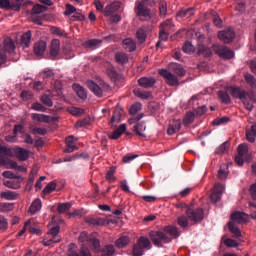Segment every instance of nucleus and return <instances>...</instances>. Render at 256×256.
<instances>
[{
	"label": "nucleus",
	"mask_w": 256,
	"mask_h": 256,
	"mask_svg": "<svg viewBox=\"0 0 256 256\" xmlns=\"http://www.w3.org/2000/svg\"><path fill=\"white\" fill-rule=\"evenodd\" d=\"M170 235V237H169ZM181 233H179V228L175 226H166L163 231H150L149 238L155 247H163V243L169 244L174 239H177Z\"/></svg>",
	"instance_id": "obj_1"
},
{
	"label": "nucleus",
	"mask_w": 256,
	"mask_h": 256,
	"mask_svg": "<svg viewBox=\"0 0 256 256\" xmlns=\"http://www.w3.org/2000/svg\"><path fill=\"white\" fill-rule=\"evenodd\" d=\"M93 251L97 256H113L115 255V246L113 244H107L101 248V242L99 239H90Z\"/></svg>",
	"instance_id": "obj_2"
},
{
	"label": "nucleus",
	"mask_w": 256,
	"mask_h": 256,
	"mask_svg": "<svg viewBox=\"0 0 256 256\" xmlns=\"http://www.w3.org/2000/svg\"><path fill=\"white\" fill-rule=\"evenodd\" d=\"M151 247V240L145 236H141L132 247V256H143L145 255V249L149 251Z\"/></svg>",
	"instance_id": "obj_3"
},
{
	"label": "nucleus",
	"mask_w": 256,
	"mask_h": 256,
	"mask_svg": "<svg viewBox=\"0 0 256 256\" xmlns=\"http://www.w3.org/2000/svg\"><path fill=\"white\" fill-rule=\"evenodd\" d=\"M186 215L193 225H197L198 223H201L203 219H205V210H203V208H187Z\"/></svg>",
	"instance_id": "obj_4"
},
{
	"label": "nucleus",
	"mask_w": 256,
	"mask_h": 256,
	"mask_svg": "<svg viewBox=\"0 0 256 256\" xmlns=\"http://www.w3.org/2000/svg\"><path fill=\"white\" fill-rule=\"evenodd\" d=\"M159 75H161V77L165 79L169 87H179V85H182L183 83L179 81V78L177 77V75L173 74L171 71L167 69H160Z\"/></svg>",
	"instance_id": "obj_5"
},
{
	"label": "nucleus",
	"mask_w": 256,
	"mask_h": 256,
	"mask_svg": "<svg viewBox=\"0 0 256 256\" xmlns=\"http://www.w3.org/2000/svg\"><path fill=\"white\" fill-rule=\"evenodd\" d=\"M59 231H61V227L54 226L52 227L48 232V237L43 240V245L45 247H50V245H53V243H60L61 242V236H59Z\"/></svg>",
	"instance_id": "obj_6"
},
{
	"label": "nucleus",
	"mask_w": 256,
	"mask_h": 256,
	"mask_svg": "<svg viewBox=\"0 0 256 256\" xmlns=\"http://www.w3.org/2000/svg\"><path fill=\"white\" fill-rule=\"evenodd\" d=\"M212 47L213 51L216 53V55H219L221 59H233V57H235V52H233L227 46L214 44Z\"/></svg>",
	"instance_id": "obj_7"
},
{
	"label": "nucleus",
	"mask_w": 256,
	"mask_h": 256,
	"mask_svg": "<svg viewBox=\"0 0 256 256\" xmlns=\"http://www.w3.org/2000/svg\"><path fill=\"white\" fill-rule=\"evenodd\" d=\"M134 11L137 17H140V19H151L152 17L151 10L147 8L144 2L137 1Z\"/></svg>",
	"instance_id": "obj_8"
},
{
	"label": "nucleus",
	"mask_w": 256,
	"mask_h": 256,
	"mask_svg": "<svg viewBox=\"0 0 256 256\" xmlns=\"http://www.w3.org/2000/svg\"><path fill=\"white\" fill-rule=\"evenodd\" d=\"M218 39L226 44L232 43L233 39H235V31L232 28H226L218 32Z\"/></svg>",
	"instance_id": "obj_9"
},
{
	"label": "nucleus",
	"mask_w": 256,
	"mask_h": 256,
	"mask_svg": "<svg viewBox=\"0 0 256 256\" xmlns=\"http://www.w3.org/2000/svg\"><path fill=\"white\" fill-rule=\"evenodd\" d=\"M32 119L33 121H38V123H55V121L59 120L58 117L37 113L32 114Z\"/></svg>",
	"instance_id": "obj_10"
},
{
	"label": "nucleus",
	"mask_w": 256,
	"mask_h": 256,
	"mask_svg": "<svg viewBox=\"0 0 256 256\" xmlns=\"http://www.w3.org/2000/svg\"><path fill=\"white\" fill-rule=\"evenodd\" d=\"M169 69L174 73L177 77H185L187 75V71H185V68L179 63H170Z\"/></svg>",
	"instance_id": "obj_11"
},
{
	"label": "nucleus",
	"mask_w": 256,
	"mask_h": 256,
	"mask_svg": "<svg viewBox=\"0 0 256 256\" xmlns=\"http://www.w3.org/2000/svg\"><path fill=\"white\" fill-rule=\"evenodd\" d=\"M121 9V2H113L112 4L106 6V8L103 11V14L105 17H111L116 11H119Z\"/></svg>",
	"instance_id": "obj_12"
},
{
	"label": "nucleus",
	"mask_w": 256,
	"mask_h": 256,
	"mask_svg": "<svg viewBox=\"0 0 256 256\" xmlns=\"http://www.w3.org/2000/svg\"><path fill=\"white\" fill-rule=\"evenodd\" d=\"M155 83H157V80L153 77H142L138 80V84L144 89H151V87H154Z\"/></svg>",
	"instance_id": "obj_13"
},
{
	"label": "nucleus",
	"mask_w": 256,
	"mask_h": 256,
	"mask_svg": "<svg viewBox=\"0 0 256 256\" xmlns=\"http://www.w3.org/2000/svg\"><path fill=\"white\" fill-rule=\"evenodd\" d=\"M66 146L67 148L64 149V153H73V151H77L79 149L75 143V137L72 135L66 138Z\"/></svg>",
	"instance_id": "obj_14"
},
{
	"label": "nucleus",
	"mask_w": 256,
	"mask_h": 256,
	"mask_svg": "<svg viewBox=\"0 0 256 256\" xmlns=\"http://www.w3.org/2000/svg\"><path fill=\"white\" fill-rule=\"evenodd\" d=\"M86 85L88 86L90 91L94 93V95H96L97 97H103V89L97 83L93 82L92 80H88L86 82Z\"/></svg>",
	"instance_id": "obj_15"
},
{
	"label": "nucleus",
	"mask_w": 256,
	"mask_h": 256,
	"mask_svg": "<svg viewBox=\"0 0 256 256\" xmlns=\"http://www.w3.org/2000/svg\"><path fill=\"white\" fill-rule=\"evenodd\" d=\"M232 221H235V223H247V219H249V215L245 212H234L231 215Z\"/></svg>",
	"instance_id": "obj_16"
},
{
	"label": "nucleus",
	"mask_w": 256,
	"mask_h": 256,
	"mask_svg": "<svg viewBox=\"0 0 256 256\" xmlns=\"http://www.w3.org/2000/svg\"><path fill=\"white\" fill-rule=\"evenodd\" d=\"M2 49L9 53V55H12V53H15V42L11 38H6L3 41Z\"/></svg>",
	"instance_id": "obj_17"
},
{
	"label": "nucleus",
	"mask_w": 256,
	"mask_h": 256,
	"mask_svg": "<svg viewBox=\"0 0 256 256\" xmlns=\"http://www.w3.org/2000/svg\"><path fill=\"white\" fill-rule=\"evenodd\" d=\"M248 94L249 92L241 89V87H231V95L234 99H240L242 101Z\"/></svg>",
	"instance_id": "obj_18"
},
{
	"label": "nucleus",
	"mask_w": 256,
	"mask_h": 256,
	"mask_svg": "<svg viewBox=\"0 0 256 256\" xmlns=\"http://www.w3.org/2000/svg\"><path fill=\"white\" fill-rule=\"evenodd\" d=\"M241 101L245 109H247V111L253 110L254 108L253 103H255V96L253 94L248 93L246 97H244Z\"/></svg>",
	"instance_id": "obj_19"
},
{
	"label": "nucleus",
	"mask_w": 256,
	"mask_h": 256,
	"mask_svg": "<svg viewBox=\"0 0 256 256\" xmlns=\"http://www.w3.org/2000/svg\"><path fill=\"white\" fill-rule=\"evenodd\" d=\"M45 51H47V43L45 41H39L34 44V53L38 57L45 55Z\"/></svg>",
	"instance_id": "obj_20"
},
{
	"label": "nucleus",
	"mask_w": 256,
	"mask_h": 256,
	"mask_svg": "<svg viewBox=\"0 0 256 256\" xmlns=\"http://www.w3.org/2000/svg\"><path fill=\"white\" fill-rule=\"evenodd\" d=\"M1 199H5V201H15L19 199V194L17 192L7 190L0 192Z\"/></svg>",
	"instance_id": "obj_21"
},
{
	"label": "nucleus",
	"mask_w": 256,
	"mask_h": 256,
	"mask_svg": "<svg viewBox=\"0 0 256 256\" xmlns=\"http://www.w3.org/2000/svg\"><path fill=\"white\" fill-rule=\"evenodd\" d=\"M181 130V120H174L169 124L167 133L168 135H175V133H179Z\"/></svg>",
	"instance_id": "obj_22"
},
{
	"label": "nucleus",
	"mask_w": 256,
	"mask_h": 256,
	"mask_svg": "<svg viewBox=\"0 0 256 256\" xmlns=\"http://www.w3.org/2000/svg\"><path fill=\"white\" fill-rule=\"evenodd\" d=\"M103 41L99 39H89L83 43L85 49H99V46L102 45Z\"/></svg>",
	"instance_id": "obj_23"
},
{
	"label": "nucleus",
	"mask_w": 256,
	"mask_h": 256,
	"mask_svg": "<svg viewBox=\"0 0 256 256\" xmlns=\"http://www.w3.org/2000/svg\"><path fill=\"white\" fill-rule=\"evenodd\" d=\"M122 45L125 51H128L129 53H133V51L137 49V43H135V41H133L131 38L124 39Z\"/></svg>",
	"instance_id": "obj_24"
},
{
	"label": "nucleus",
	"mask_w": 256,
	"mask_h": 256,
	"mask_svg": "<svg viewBox=\"0 0 256 256\" xmlns=\"http://www.w3.org/2000/svg\"><path fill=\"white\" fill-rule=\"evenodd\" d=\"M60 47L61 41H59V39H53L50 46L51 57H57V55H59Z\"/></svg>",
	"instance_id": "obj_25"
},
{
	"label": "nucleus",
	"mask_w": 256,
	"mask_h": 256,
	"mask_svg": "<svg viewBox=\"0 0 256 256\" xmlns=\"http://www.w3.org/2000/svg\"><path fill=\"white\" fill-rule=\"evenodd\" d=\"M193 15H195V9L193 7L183 8L177 13V17H181V19H189Z\"/></svg>",
	"instance_id": "obj_26"
},
{
	"label": "nucleus",
	"mask_w": 256,
	"mask_h": 256,
	"mask_svg": "<svg viewBox=\"0 0 256 256\" xmlns=\"http://www.w3.org/2000/svg\"><path fill=\"white\" fill-rule=\"evenodd\" d=\"M126 130H127V125L122 124L116 130H114L113 133L110 134L108 137L109 139H113L115 141L119 139V137H121V135H123L124 131Z\"/></svg>",
	"instance_id": "obj_27"
},
{
	"label": "nucleus",
	"mask_w": 256,
	"mask_h": 256,
	"mask_svg": "<svg viewBox=\"0 0 256 256\" xmlns=\"http://www.w3.org/2000/svg\"><path fill=\"white\" fill-rule=\"evenodd\" d=\"M145 129H147V126H145V122H138L136 125H134V133H136L138 137H146L145 133H143Z\"/></svg>",
	"instance_id": "obj_28"
},
{
	"label": "nucleus",
	"mask_w": 256,
	"mask_h": 256,
	"mask_svg": "<svg viewBox=\"0 0 256 256\" xmlns=\"http://www.w3.org/2000/svg\"><path fill=\"white\" fill-rule=\"evenodd\" d=\"M14 153L20 161H27L29 159V153L24 148L18 147L14 150Z\"/></svg>",
	"instance_id": "obj_29"
},
{
	"label": "nucleus",
	"mask_w": 256,
	"mask_h": 256,
	"mask_svg": "<svg viewBox=\"0 0 256 256\" xmlns=\"http://www.w3.org/2000/svg\"><path fill=\"white\" fill-rule=\"evenodd\" d=\"M73 90L75 91L76 95L79 97V99H87V91H85V88H83L79 84H74L73 85Z\"/></svg>",
	"instance_id": "obj_30"
},
{
	"label": "nucleus",
	"mask_w": 256,
	"mask_h": 256,
	"mask_svg": "<svg viewBox=\"0 0 256 256\" xmlns=\"http://www.w3.org/2000/svg\"><path fill=\"white\" fill-rule=\"evenodd\" d=\"M31 37H32L31 31H27L24 34H22L20 45L22 47H29V45H31Z\"/></svg>",
	"instance_id": "obj_31"
},
{
	"label": "nucleus",
	"mask_w": 256,
	"mask_h": 256,
	"mask_svg": "<svg viewBox=\"0 0 256 256\" xmlns=\"http://www.w3.org/2000/svg\"><path fill=\"white\" fill-rule=\"evenodd\" d=\"M116 63H119L120 65H125V63L129 62V57L127 54L123 52H117L114 57Z\"/></svg>",
	"instance_id": "obj_32"
},
{
	"label": "nucleus",
	"mask_w": 256,
	"mask_h": 256,
	"mask_svg": "<svg viewBox=\"0 0 256 256\" xmlns=\"http://www.w3.org/2000/svg\"><path fill=\"white\" fill-rule=\"evenodd\" d=\"M41 207H42L41 199L37 198L32 202L29 208V212L31 213V215H35L37 211H41Z\"/></svg>",
	"instance_id": "obj_33"
},
{
	"label": "nucleus",
	"mask_w": 256,
	"mask_h": 256,
	"mask_svg": "<svg viewBox=\"0 0 256 256\" xmlns=\"http://www.w3.org/2000/svg\"><path fill=\"white\" fill-rule=\"evenodd\" d=\"M136 38L138 39L140 45H143V43H145L147 40V30L143 28L138 29L136 32Z\"/></svg>",
	"instance_id": "obj_34"
},
{
	"label": "nucleus",
	"mask_w": 256,
	"mask_h": 256,
	"mask_svg": "<svg viewBox=\"0 0 256 256\" xmlns=\"http://www.w3.org/2000/svg\"><path fill=\"white\" fill-rule=\"evenodd\" d=\"M198 55H202L203 57H211L213 52L211 51V48L206 47L205 45H199Z\"/></svg>",
	"instance_id": "obj_35"
},
{
	"label": "nucleus",
	"mask_w": 256,
	"mask_h": 256,
	"mask_svg": "<svg viewBox=\"0 0 256 256\" xmlns=\"http://www.w3.org/2000/svg\"><path fill=\"white\" fill-rule=\"evenodd\" d=\"M228 229L236 239L241 237V230L233 222H228Z\"/></svg>",
	"instance_id": "obj_36"
},
{
	"label": "nucleus",
	"mask_w": 256,
	"mask_h": 256,
	"mask_svg": "<svg viewBox=\"0 0 256 256\" xmlns=\"http://www.w3.org/2000/svg\"><path fill=\"white\" fill-rule=\"evenodd\" d=\"M218 97L221 103H224L225 105H229V103H231V96H229V93L226 91L220 90L218 92Z\"/></svg>",
	"instance_id": "obj_37"
},
{
	"label": "nucleus",
	"mask_w": 256,
	"mask_h": 256,
	"mask_svg": "<svg viewBox=\"0 0 256 256\" xmlns=\"http://www.w3.org/2000/svg\"><path fill=\"white\" fill-rule=\"evenodd\" d=\"M129 241V237L122 236L116 240L115 245L118 249H123V247H127V245H129Z\"/></svg>",
	"instance_id": "obj_38"
},
{
	"label": "nucleus",
	"mask_w": 256,
	"mask_h": 256,
	"mask_svg": "<svg viewBox=\"0 0 256 256\" xmlns=\"http://www.w3.org/2000/svg\"><path fill=\"white\" fill-rule=\"evenodd\" d=\"M175 27L173 24V19H167L166 21L160 24V29H164V31H171Z\"/></svg>",
	"instance_id": "obj_39"
},
{
	"label": "nucleus",
	"mask_w": 256,
	"mask_h": 256,
	"mask_svg": "<svg viewBox=\"0 0 256 256\" xmlns=\"http://www.w3.org/2000/svg\"><path fill=\"white\" fill-rule=\"evenodd\" d=\"M0 155L5 159V157H13V150L6 146H0Z\"/></svg>",
	"instance_id": "obj_40"
},
{
	"label": "nucleus",
	"mask_w": 256,
	"mask_h": 256,
	"mask_svg": "<svg viewBox=\"0 0 256 256\" xmlns=\"http://www.w3.org/2000/svg\"><path fill=\"white\" fill-rule=\"evenodd\" d=\"M244 79H245L247 85H250V87L252 89H255V87H256V79H255V76H253V74H245L244 75Z\"/></svg>",
	"instance_id": "obj_41"
},
{
	"label": "nucleus",
	"mask_w": 256,
	"mask_h": 256,
	"mask_svg": "<svg viewBox=\"0 0 256 256\" xmlns=\"http://www.w3.org/2000/svg\"><path fill=\"white\" fill-rule=\"evenodd\" d=\"M229 176V168L227 165L220 166V169L218 171V179H225Z\"/></svg>",
	"instance_id": "obj_42"
},
{
	"label": "nucleus",
	"mask_w": 256,
	"mask_h": 256,
	"mask_svg": "<svg viewBox=\"0 0 256 256\" xmlns=\"http://www.w3.org/2000/svg\"><path fill=\"white\" fill-rule=\"evenodd\" d=\"M13 211V204L9 202H0V213H8Z\"/></svg>",
	"instance_id": "obj_43"
},
{
	"label": "nucleus",
	"mask_w": 256,
	"mask_h": 256,
	"mask_svg": "<svg viewBox=\"0 0 256 256\" xmlns=\"http://www.w3.org/2000/svg\"><path fill=\"white\" fill-rule=\"evenodd\" d=\"M229 147H231V143L229 141L224 142L218 148H216L215 150L216 155H221L222 153H225V151H227Z\"/></svg>",
	"instance_id": "obj_44"
},
{
	"label": "nucleus",
	"mask_w": 256,
	"mask_h": 256,
	"mask_svg": "<svg viewBox=\"0 0 256 256\" xmlns=\"http://www.w3.org/2000/svg\"><path fill=\"white\" fill-rule=\"evenodd\" d=\"M72 205L69 202L66 203H59L58 204V208L57 211L58 213L62 214V213H67V211H69V209H71Z\"/></svg>",
	"instance_id": "obj_45"
},
{
	"label": "nucleus",
	"mask_w": 256,
	"mask_h": 256,
	"mask_svg": "<svg viewBox=\"0 0 256 256\" xmlns=\"http://www.w3.org/2000/svg\"><path fill=\"white\" fill-rule=\"evenodd\" d=\"M3 185L8 189H20L21 185L13 180H3Z\"/></svg>",
	"instance_id": "obj_46"
},
{
	"label": "nucleus",
	"mask_w": 256,
	"mask_h": 256,
	"mask_svg": "<svg viewBox=\"0 0 256 256\" xmlns=\"http://www.w3.org/2000/svg\"><path fill=\"white\" fill-rule=\"evenodd\" d=\"M29 129L33 135H47V129L45 128H39L31 125Z\"/></svg>",
	"instance_id": "obj_47"
},
{
	"label": "nucleus",
	"mask_w": 256,
	"mask_h": 256,
	"mask_svg": "<svg viewBox=\"0 0 256 256\" xmlns=\"http://www.w3.org/2000/svg\"><path fill=\"white\" fill-rule=\"evenodd\" d=\"M178 225L180 227H182L183 229H185V227H189V217L182 215L180 217H178L177 219Z\"/></svg>",
	"instance_id": "obj_48"
},
{
	"label": "nucleus",
	"mask_w": 256,
	"mask_h": 256,
	"mask_svg": "<svg viewBox=\"0 0 256 256\" xmlns=\"http://www.w3.org/2000/svg\"><path fill=\"white\" fill-rule=\"evenodd\" d=\"M107 75L112 81H117V79H119V74H117V71L113 66L107 68Z\"/></svg>",
	"instance_id": "obj_49"
},
{
	"label": "nucleus",
	"mask_w": 256,
	"mask_h": 256,
	"mask_svg": "<svg viewBox=\"0 0 256 256\" xmlns=\"http://www.w3.org/2000/svg\"><path fill=\"white\" fill-rule=\"evenodd\" d=\"M106 179L110 183H115V181H117V178H115V167H110L109 171L106 173Z\"/></svg>",
	"instance_id": "obj_50"
},
{
	"label": "nucleus",
	"mask_w": 256,
	"mask_h": 256,
	"mask_svg": "<svg viewBox=\"0 0 256 256\" xmlns=\"http://www.w3.org/2000/svg\"><path fill=\"white\" fill-rule=\"evenodd\" d=\"M57 189V183L50 182L42 191L44 195H49V193H53Z\"/></svg>",
	"instance_id": "obj_51"
},
{
	"label": "nucleus",
	"mask_w": 256,
	"mask_h": 256,
	"mask_svg": "<svg viewBox=\"0 0 256 256\" xmlns=\"http://www.w3.org/2000/svg\"><path fill=\"white\" fill-rule=\"evenodd\" d=\"M45 11H47V7L37 4L32 8V15H41Z\"/></svg>",
	"instance_id": "obj_52"
},
{
	"label": "nucleus",
	"mask_w": 256,
	"mask_h": 256,
	"mask_svg": "<svg viewBox=\"0 0 256 256\" xmlns=\"http://www.w3.org/2000/svg\"><path fill=\"white\" fill-rule=\"evenodd\" d=\"M195 121V113L188 112L184 117L183 123L184 125H191Z\"/></svg>",
	"instance_id": "obj_53"
},
{
	"label": "nucleus",
	"mask_w": 256,
	"mask_h": 256,
	"mask_svg": "<svg viewBox=\"0 0 256 256\" xmlns=\"http://www.w3.org/2000/svg\"><path fill=\"white\" fill-rule=\"evenodd\" d=\"M91 239H97V238L89 236V233L85 231L82 232L79 236L80 243H85V241H88V243L91 245Z\"/></svg>",
	"instance_id": "obj_54"
},
{
	"label": "nucleus",
	"mask_w": 256,
	"mask_h": 256,
	"mask_svg": "<svg viewBox=\"0 0 256 256\" xmlns=\"http://www.w3.org/2000/svg\"><path fill=\"white\" fill-rule=\"evenodd\" d=\"M40 101L46 107H53V100L47 94L42 95Z\"/></svg>",
	"instance_id": "obj_55"
},
{
	"label": "nucleus",
	"mask_w": 256,
	"mask_h": 256,
	"mask_svg": "<svg viewBox=\"0 0 256 256\" xmlns=\"http://www.w3.org/2000/svg\"><path fill=\"white\" fill-rule=\"evenodd\" d=\"M142 105L139 102L134 103L129 110L130 115H137L139 111H141Z\"/></svg>",
	"instance_id": "obj_56"
},
{
	"label": "nucleus",
	"mask_w": 256,
	"mask_h": 256,
	"mask_svg": "<svg viewBox=\"0 0 256 256\" xmlns=\"http://www.w3.org/2000/svg\"><path fill=\"white\" fill-rule=\"evenodd\" d=\"M69 256H91V252L89 249L82 247L79 253L72 252L69 254Z\"/></svg>",
	"instance_id": "obj_57"
},
{
	"label": "nucleus",
	"mask_w": 256,
	"mask_h": 256,
	"mask_svg": "<svg viewBox=\"0 0 256 256\" xmlns=\"http://www.w3.org/2000/svg\"><path fill=\"white\" fill-rule=\"evenodd\" d=\"M160 17H167V2L161 1L159 3Z\"/></svg>",
	"instance_id": "obj_58"
},
{
	"label": "nucleus",
	"mask_w": 256,
	"mask_h": 256,
	"mask_svg": "<svg viewBox=\"0 0 256 256\" xmlns=\"http://www.w3.org/2000/svg\"><path fill=\"white\" fill-rule=\"evenodd\" d=\"M230 119L227 116H224L222 118H216L213 122L212 125L218 126V125H225V123H229Z\"/></svg>",
	"instance_id": "obj_59"
},
{
	"label": "nucleus",
	"mask_w": 256,
	"mask_h": 256,
	"mask_svg": "<svg viewBox=\"0 0 256 256\" xmlns=\"http://www.w3.org/2000/svg\"><path fill=\"white\" fill-rule=\"evenodd\" d=\"M31 109H33V111H40L41 113H45V111H47V108L39 102L33 103L31 105Z\"/></svg>",
	"instance_id": "obj_60"
},
{
	"label": "nucleus",
	"mask_w": 256,
	"mask_h": 256,
	"mask_svg": "<svg viewBox=\"0 0 256 256\" xmlns=\"http://www.w3.org/2000/svg\"><path fill=\"white\" fill-rule=\"evenodd\" d=\"M134 93H135V96L139 97L140 99H149V97H151V93L150 92H145V91H141V90H135Z\"/></svg>",
	"instance_id": "obj_61"
},
{
	"label": "nucleus",
	"mask_w": 256,
	"mask_h": 256,
	"mask_svg": "<svg viewBox=\"0 0 256 256\" xmlns=\"http://www.w3.org/2000/svg\"><path fill=\"white\" fill-rule=\"evenodd\" d=\"M182 51H184V53H193V51H195V47L193 46V44H191V42L187 41L183 45Z\"/></svg>",
	"instance_id": "obj_62"
},
{
	"label": "nucleus",
	"mask_w": 256,
	"mask_h": 256,
	"mask_svg": "<svg viewBox=\"0 0 256 256\" xmlns=\"http://www.w3.org/2000/svg\"><path fill=\"white\" fill-rule=\"evenodd\" d=\"M249 151V147L247 144H240L238 146V155H241L242 157H245Z\"/></svg>",
	"instance_id": "obj_63"
},
{
	"label": "nucleus",
	"mask_w": 256,
	"mask_h": 256,
	"mask_svg": "<svg viewBox=\"0 0 256 256\" xmlns=\"http://www.w3.org/2000/svg\"><path fill=\"white\" fill-rule=\"evenodd\" d=\"M224 245H226V247H239V243L231 238L225 239L224 240Z\"/></svg>",
	"instance_id": "obj_64"
}]
</instances>
